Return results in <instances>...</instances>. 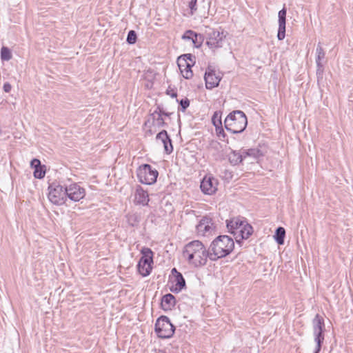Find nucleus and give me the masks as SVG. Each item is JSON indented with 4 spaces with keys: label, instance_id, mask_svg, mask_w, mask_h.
I'll return each instance as SVG.
<instances>
[{
    "label": "nucleus",
    "instance_id": "34",
    "mask_svg": "<svg viewBox=\"0 0 353 353\" xmlns=\"http://www.w3.org/2000/svg\"><path fill=\"white\" fill-rule=\"evenodd\" d=\"M179 110L184 112L190 105V100L188 98L182 99L179 101Z\"/></svg>",
    "mask_w": 353,
    "mask_h": 353
},
{
    "label": "nucleus",
    "instance_id": "21",
    "mask_svg": "<svg viewBox=\"0 0 353 353\" xmlns=\"http://www.w3.org/2000/svg\"><path fill=\"white\" fill-rule=\"evenodd\" d=\"M245 156L236 150H232L228 156V160L231 165H237L242 163Z\"/></svg>",
    "mask_w": 353,
    "mask_h": 353
},
{
    "label": "nucleus",
    "instance_id": "24",
    "mask_svg": "<svg viewBox=\"0 0 353 353\" xmlns=\"http://www.w3.org/2000/svg\"><path fill=\"white\" fill-rule=\"evenodd\" d=\"M172 113L165 112L162 107L160 105H157L156 110L151 114H150V117L152 118V120H155V115L159 114L161 117L165 116V117H170Z\"/></svg>",
    "mask_w": 353,
    "mask_h": 353
},
{
    "label": "nucleus",
    "instance_id": "27",
    "mask_svg": "<svg viewBox=\"0 0 353 353\" xmlns=\"http://www.w3.org/2000/svg\"><path fill=\"white\" fill-rule=\"evenodd\" d=\"M183 2L189 8L190 15H193L197 10V0H183Z\"/></svg>",
    "mask_w": 353,
    "mask_h": 353
},
{
    "label": "nucleus",
    "instance_id": "16",
    "mask_svg": "<svg viewBox=\"0 0 353 353\" xmlns=\"http://www.w3.org/2000/svg\"><path fill=\"white\" fill-rule=\"evenodd\" d=\"M287 9L284 6L278 14L279 17V29L277 38L279 41L284 39L285 37V23H286Z\"/></svg>",
    "mask_w": 353,
    "mask_h": 353
},
{
    "label": "nucleus",
    "instance_id": "22",
    "mask_svg": "<svg viewBox=\"0 0 353 353\" xmlns=\"http://www.w3.org/2000/svg\"><path fill=\"white\" fill-rule=\"evenodd\" d=\"M216 116H218V112H215L214 115L212 116V121L213 125L216 128V132L218 137L220 138L222 137L223 138L222 140H223V139H225L226 137V134L225 133L224 130L222 127V122H221V119H220V118L218 119V121L216 123Z\"/></svg>",
    "mask_w": 353,
    "mask_h": 353
},
{
    "label": "nucleus",
    "instance_id": "23",
    "mask_svg": "<svg viewBox=\"0 0 353 353\" xmlns=\"http://www.w3.org/2000/svg\"><path fill=\"white\" fill-rule=\"evenodd\" d=\"M285 236V230L283 227H279L275 231L274 238L276 242L279 245H283L284 243V239Z\"/></svg>",
    "mask_w": 353,
    "mask_h": 353
},
{
    "label": "nucleus",
    "instance_id": "3",
    "mask_svg": "<svg viewBox=\"0 0 353 353\" xmlns=\"http://www.w3.org/2000/svg\"><path fill=\"white\" fill-rule=\"evenodd\" d=\"M226 227L237 244L241 245L243 240L248 239L253 233L252 226L240 217H234L226 221Z\"/></svg>",
    "mask_w": 353,
    "mask_h": 353
},
{
    "label": "nucleus",
    "instance_id": "18",
    "mask_svg": "<svg viewBox=\"0 0 353 353\" xmlns=\"http://www.w3.org/2000/svg\"><path fill=\"white\" fill-rule=\"evenodd\" d=\"M194 64V62L192 63H190L189 62H185V61L180 60L177 61V65L179 68L183 75V77L186 79H190L193 77V72L192 70V67Z\"/></svg>",
    "mask_w": 353,
    "mask_h": 353
},
{
    "label": "nucleus",
    "instance_id": "11",
    "mask_svg": "<svg viewBox=\"0 0 353 353\" xmlns=\"http://www.w3.org/2000/svg\"><path fill=\"white\" fill-rule=\"evenodd\" d=\"M66 199L77 202L83 199L85 196V190L77 183L65 186Z\"/></svg>",
    "mask_w": 353,
    "mask_h": 353
},
{
    "label": "nucleus",
    "instance_id": "37",
    "mask_svg": "<svg viewBox=\"0 0 353 353\" xmlns=\"http://www.w3.org/2000/svg\"><path fill=\"white\" fill-rule=\"evenodd\" d=\"M316 67H317V69H316L317 78L318 79L322 78L323 71H324V66L322 63H316Z\"/></svg>",
    "mask_w": 353,
    "mask_h": 353
},
{
    "label": "nucleus",
    "instance_id": "39",
    "mask_svg": "<svg viewBox=\"0 0 353 353\" xmlns=\"http://www.w3.org/2000/svg\"><path fill=\"white\" fill-rule=\"evenodd\" d=\"M41 161L37 159H33L30 161V166L32 168H34V170L36 169V168H38L39 166H41Z\"/></svg>",
    "mask_w": 353,
    "mask_h": 353
},
{
    "label": "nucleus",
    "instance_id": "20",
    "mask_svg": "<svg viewBox=\"0 0 353 353\" xmlns=\"http://www.w3.org/2000/svg\"><path fill=\"white\" fill-rule=\"evenodd\" d=\"M135 201L138 204H141L143 205H147L149 202L148 193L141 187H139L136 190Z\"/></svg>",
    "mask_w": 353,
    "mask_h": 353
},
{
    "label": "nucleus",
    "instance_id": "32",
    "mask_svg": "<svg viewBox=\"0 0 353 353\" xmlns=\"http://www.w3.org/2000/svg\"><path fill=\"white\" fill-rule=\"evenodd\" d=\"M137 39V33L134 30H130L128 33L126 41L129 44H134Z\"/></svg>",
    "mask_w": 353,
    "mask_h": 353
},
{
    "label": "nucleus",
    "instance_id": "6",
    "mask_svg": "<svg viewBox=\"0 0 353 353\" xmlns=\"http://www.w3.org/2000/svg\"><path fill=\"white\" fill-rule=\"evenodd\" d=\"M313 334L316 346L314 353H319L324 341L325 323L324 319L319 314H316L312 320Z\"/></svg>",
    "mask_w": 353,
    "mask_h": 353
},
{
    "label": "nucleus",
    "instance_id": "13",
    "mask_svg": "<svg viewBox=\"0 0 353 353\" xmlns=\"http://www.w3.org/2000/svg\"><path fill=\"white\" fill-rule=\"evenodd\" d=\"M204 79L205 81L206 88L211 90L219 85L221 77L219 75L216 74L214 69L211 67H208L205 72Z\"/></svg>",
    "mask_w": 353,
    "mask_h": 353
},
{
    "label": "nucleus",
    "instance_id": "7",
    "mask_svg": "<svg viewBox=\"0 0 353 353\" xmlns=\"http://www.w3.org/2000/svg\"><path fill=\"white\" fill-rule=\"evenodd\" d=\"M141 254L142 256L137 264V270L141 275L147 276L150 274L152 269L153 252L150 248H144L141 250Z\"/></svg>",
    "mask_w": 353,
    "mask_h": 353
},
{
    "label": "nucleus",
    "instance_id": "1",
    "mask_svg": "<svg viewBox=\"0 0 353 353\" xmlns=\"http://www.w3.org/2000/svg\"><path fill=\"white\" fill-rule=\"evenodd\" d=\"M210 250L206 249L200 241H192L185 245L183 255L190 264L195 267L203 266L210 259Z\"/></svg>",
    "mask_w": 353,
    "mask_h": 353
},
{
    "label": "nucleus",
    "instance_id": "15",
    "mask_svg": "<svg viewBox=\"0 0 353 353\" xmlns=\"http://www.w3.org/2000/svg\"><path fill=\"white\" fill-rule=\"evenodd\" d=\"M217 181L213 177L205 176L201 182V191L206 194H212L216 190Z\"/></svg>",
    "mask_w": 353,
    "mask_h": 353
},
{
    "label": "nucleus",
    "instance_id": "19",
    "mask_svg": "<svg viewBox=\"0 0 353 353\" xmlns=\"http://www.w3.org/2000/svg\"><path fill=\"white\" fill-rule=\"evenodd\" d=\"M176 305V299L172 294H166L161 298V306L164 311L172 310Z\"/></svg>",
    "mask_w": 353,
    "mask_h": 353
},
{
    "label": "nucleus",
    "instance_id": "28",
    "mask_svg": "<svg viewBox=\"0 0 353 353\" xmlns=\"http://www.w3.org/2000/svg\"><path fill=\"white\" fill-rule=\"evenodd\" d=\"M316 52V63H321V60L325 58V53L320 43H319V44L317 45Z\"/></svg>",
    "mask_w": 353,
    "mask_h": 353
},
{
    "label": "nucleus",
    "instance_id": "2",
    "mask_svg": "<svg viewBox=\"0 0 353 353\" xmlns=\"http://www.w3.org/2000/svg\"><path fill=\"white\" fill-rule=\"evenodd\" d=\"M234 248L232 238L228 235H219L216 237L210 245V260L215 261L219 259L229 255Z\"/></svg>",
    "mask_w": 353,
    "mask_h": 353
},
{
    "label": "nucleus",
    "instance_id": "17",
    "mask_svg": "<svg viewBox=\"0 0 353 353\" xmlns=\"http://www.w3.org/2000/svg\"><path fill=\"white\" fill-rule=\"evenodd\" d=\"M157 140H161L163 144L164 151L166 154H170L173 152V145L172 139L168 135L165 130L159 132L156 137Z\"/></svg>",
    "mask_w": 353,
    "mask_h": 353
},
{
    "label": "nucleus",
    "instance_id": "4",
    "mask_svg": "<svg viewBox=\"0 0 353 353\" xmlns=\"http://www.w3.org/2000/svg\"><path fill=\"white\" fill-rule=\"evenodd\" d=\"M247 125V117L241 110L232 111L226 117L224 121L225 128L233 134L243 132Z\"/></svg>",
    "mask_w": 353,
    "mask_h": 353
},
{
    "label": "nucleus",
    "instance_id": "42",
    "mask_svg": "<svg viewBox=\"0 0 353 353\" xmlns=\"http://www.w3.org/2000/svg\"><path fill=\"white\" fill-rule=\"evenodd\" d=\"M241 154H243V156H245V158L247 157H249V155H246V150L243 151L242 152H240Z\"/></svg>",
    "mask_w": 353,
    "mask_h": 353
},
{
    "label": "nucleus",
    "instance_id": "40",
    "mask_svg": "<svg viewBox=\"0 0 353 353\" xmlns=\"http://www.w3.org/2000/svg\"><path fill=\"white\" fill-rule=\"evenodd\" d=\"M166 94L170 95V97L172 98H175L177 97L176 92L174 89L170 88V87H169L168 89L167 90Z\"/></svg>",
    "mask_w": 353,
    "mask_h": 353
},
{
    "label": "nucleus",
    "instance_id": "8",
    "mask_svg": "<svg viewBox=\"0 0 353 353\" xmlns=\"http://www.w3.org/2000/svg\"><path fill=\"white\" fill-rule=\"evenodd\" d=\"M137 175L141 183L152 185L157 181L158 171L149 164H143L137 170Z\"/></svg>",
    "mask_w": 353,
    "mask_h": 353
},
{
    "label": "nucleus",
    "instance_id": "10",
    "mask_svg": "<svg viewBox=\"0 0 353 353\" xmlns=\"http://www.w3.org/2000/svg\"><path fill=\"white\" fill-rule=\"evenodd\" d=\"M224 31H219L215 29L210 28L207 32L206 45L212 50L223 46V39L225 38Z\"/></svg>",
    "mask_w": 353,
    "mask_h": 353
},
{
    "label": "nucleus",
    "instance_id": "25",
    "mask_svg": "<svg viewBox=\"0 0 353 353\" xmlns=\"http://www.w3.org/2000/svg\"><path fill=\"white\" fill-rule=\"evenodd\" d=\"M204 41V37L203 34L196 33L195 32L194 36L193 37V39H192V42L194 44V46L196 48H199L201 46L202 43Z\"/></svg>",
    "mask_w": 353,
    "mask_h": 353
},
{
    "label": "nucleus",
    "instance_id": "5",
    "mask_svg": "<svg viewBox=\"0 0 353 353\" xmlns=\"http://www.w3.org/2000/svg\"><path fill=\"white\" fill-rule=\"evenodd\" d=\"M154 330L159 338L170 339L174 333L175 326L168 316H161L156 321Z\"/></svg>",
    "mask_w": 353,
    "mask_h": 353
},
{
    "label": "nucleus",
    "instance_id": "35",
    "mask_svg": "<svg viewBox=\"0 0 353 353\" xmlns=\"http://www.w3.org/2000/svg\"><path fill=\"white\" fill-rule=\"evenodd\" d=\"M185 60V62H188V61H189L190 63H192L193 62L195 63V57L194 55H192V54H184L181 56H180L179 58H178V60L177 61H180V60Z\"/></svg>",
    "mask_w": 353,
    "mask_h": 353
},
{
    "label": "nucleus",
    "instance_id": "31",
    "mask_svg": "<svg viewBox=\"0 0 353 353\" xmlns=\"http://www.w3.org/2000/svg\"><path fill=\"white\" fill-rule=\"evenodd\" d=\"M126 219L128 224L131 226H136L138 225L139 220L138 216L135 214H128L126 215Z\"/></svg>",
    "mask_w": 353,
    "mask_h": 353
},
{
    "label": "nucleus",
    "instance_id": "38",
    "mask_svg": "<svg viewBox=\"0 0 353 353\" xmlns=\"http://www.w3.org/2000/svg\"><path fill=\"white\" fill-rule=\"evenodd\" d=\"M223 177L226 180H231L233 177V173L230 170H225L223 172Z\"/></svg>",
    "mask_w": 353,
    "mask_h": 353
},
{
    "label": "nucleus",
    "instance_id": "33",
    "mask_svg": "<svg viewBox=\"0 0 353 353\" xmlns=\"http://www.w3.org/2000/svg\"><path fill=\"white\" fill-rule=\"evenodd\" d=\"M157 117H155V120H152V123L154 125H157L159 128L165 127L167 126V123L164 121L163 117L159 114H157Z\"/></svg>",
    "mask_w": 353,
    "mask_h": 353
},
{
    "label": "nucleus",
    "instance_id": "30",
    "mask_svg": "<svg viewBox=\"0 0 353 353\" xmlns=\"http://www.w3.org/2000/svg\"><path fill=\"white\" fill-rule=\"evenodd\" d=\"M34 176L36 179H41L45 176L46 174V169L45 165H41L38 168H36V169L34 171Z\"/></svg>",
    "mask_w": 353,
    "mask_h": 353
},
{
    "label": "nucleus",
    "instance_id": "26",
    "mask_svg": "<svg viewBox=\"0 0 353 353\" xmlns=\"http://www.w3.org/2000/svg\"><path fill=\"white\" fill-rule=\"evenodd\" d=\"M12 57L10 50L6 46H3L1 49V59L2 61H10Z\"/></svg>",
    "mask_w": 353,
    "mask_h": 353
},
{
    "label": "nucleus",
    "instance_id": "36",
    "mask_svg": "<svg viewBox=\"0 0 353 353\" xmlns=\"http://www.w3.org/2000/svg\"><path fill=\"white\" fill-rule=\"evenodd\" d=\"M195 32L192 30H186L184 34L182 35L181 38L183 40H190L193 39V37L194 36Z\"/></svg>",
    "mask_w": 353,
    "mask_h": 353
},
{
    "label": "nucleus",
    "instance_id": "9",
    "mask_svg": "<svg viewBox=\"0 0 353 353\" xmlns=\"http://www.w3.org/2000/svg\"><path fill=\"white\" fill-rule=\"evenodd\" d=\"M48 190L49 192L48 197L52 203L57 205H61L65 203V187H63L57 183H52L49 185Z\"/></svg>",
    "mask_w": 353,
    "mask_h": 353
},
{
    "label": "nucleus",
    "instance_id": "14",
    "mask_svg": "<svg viewBox=\"0 0 353 353\" xmlns=\"http://www.w3.org/2000/svg\"><path fill=\"white\" fill-rule=\"evenodd\" d=\"M171 273L174 276L175 285L170 287V290L172 292L178 293L186 288L185 280L182 274L175 268L172 269Z\"/></svg>",
    "mask_w": 353,
    "mask_h": 353
},
{
    "label": "nucleus",
    "instance_id": "41",
    "mask_svg": "<svg viewBox=\"0 0 353 353\" xmlns=\"http://www.w3.org/2000/svg\"><path fill=\"white\" fill-rule=\"evenodd\" d=\"M12 85L10 83L6 82L3 84V90L5 92L9 93L11 91Z\"/></svg>",
    "mask_w": 353,
    "mask_h": 353
},
{
    "label": "nucleus",
    "instance_id": "29",
    "mask_svg": "<svg viewBox=\"0 0 353 353\" xmlns=\"http://www.w3.org/2000/svg\"><path fill=\"white\" fill-rule=\"evenodd\" d=\"M246 155H249V157H252L254 159H258L261 157H263V153L261 150L258 148H251L246 150Z\"/></svg>",
    "mask_w": 353,
    "mask_h": 353
},
{
    "label": "nucleus",
    "instance_id": "44",
    "mask_svg": "<svg viewBox=\"0 0 353 353\" xmlns=\"http://www.w3.org/2000/svg\"><path fill=\"white\" fill-rule=\"evenodd\" d=\"M148 122H149V120H148V121H147L145 123V125H147Z\"/></svg>",
    "mask_w": 353,
    "mask_h": 353
},
{
    "label": "nucleus",
    "instance_id": "43",
    "mask_svg": "<svg viewBox=\"0 0 353 353\" xmlns=\"http://www.w3.org/2000/svg\"><path fill=\"white\" fill-rule=\"evenodd\" d=\"M219 118L221 119V116L218 114V116H216V122L218 121V119H219Z\"/></svg>",
    "mask_w": 353,
    "mask_h": 353
},
{
    "label": "nucleus",
    "instance_id": "12",
    "mask_svg": "<svg viewBox=\"0 0 353 353\" xmlns=\"http://www.w3.org/2000/svg\"><path fill=\"white\" fill-rule=\"evenodd\" d=\"M196 228L199 235L208 236L214 230V226L211 218L203 216L196 225Z\"/></svg>",
    "mask_w": 353,
    "mask_h": 353
}]
</instances>
